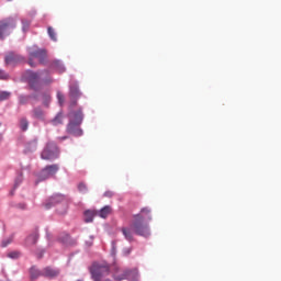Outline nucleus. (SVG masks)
<instances>
[{
	"label": "nucleus",
	"mask_w": 281,
	"mask_h": 281,
	"mask_svg": "<svg viewBox=\"0 0 281 281\" xmlns=\"http://www.w3.org/2000/svg\"><path fill=\"white\" fill-rule=\"evenodd\" d=\"M133 231L137 236H143L144 238H148L150 236V229L148 225L144 224V217L142 214L134 215V221L131 224V228L123 227L122 234L128 240V243H133Z\"/></svg>",
	"instance_id": "nucleus-1"
},
{
	"label": "nucleus",
	"mask_w": 281,
	"mask_h": 281,
	"mask_svg": "<svg viewBox=\"0 0 281 281\" xmlns=\"http://www.w3.org/2000/svg\"><path fill=\"white\" fill-rule=\"evenodd\" d=\"M68 117L69 123L67 125V133H69V135H74L75 137H81L82 128H80V124H82V120H85L82 109L69 112Z\"/></svg>",
	"instance_id": "nucleus-2"
},
{
	"label": "nucleus",
	"mask_w": 281,
	"mask_h": 281,
	"mask_svg": "<svg viewBox=\"0 0 281 281\" xmlns=\"http://www.w3.org/2000/svg\"><path fill=\"white\" fill-rule=\"evenodd\" d=\"M57 205V213L60 215L67 214V210L69 209V200L65 198L63 194H55L50 196L45 203L44 207L46 210H52V207Z\"/></svg>",
	"instance_id": "nucleus-3"
},
{
	"label": "nucleus",
	"mask_w": 281,
	"mask_h": 281,
	"mask_svg": "<svg viewBox=\"0 0 281 281\" xmlns=\"http://www.w3.org/2000/svg\"><path fill=\"white\" fill-rule=\"evenodd\" d=\"M34 58H37L38 63L43 65L45 60L47 59V52L43 48H38L36 46H33L29 48V65L30 67H36V64H34Z\"/></svg>",
	"instance_id": "nucleus-4"
},
{
	"label": "nucleus",
	"mask_w": 281,
	"mask_h": 281,
	"mask_svg": "<svg viewBox=\"0 0 281 281\" xmlns=\"http://www.w3.org/2000/svg\"><path fill=\"white\" fill-rule=\"evenodd\" d=\"M16 27V18L10 16L3 20H0V38L3 41L5 38V34H10V30H14Z\"/></svg>",
	"instance_id": "nucleus-5"
},
{
	"label": "nucleus",
	"mask_w": 281,
	"mask_h": 281,
	"mask_svg": "<svg viewBox=\"0 0 281 281\" xmlns=\"http://www.w3.org/2000/svg\"><path fill=\"white\" fill-rule=\"evenodd\" d=\"M58 146L56 145V143L49 142L42 151L41 158L47 161H53V159H58Z\"/></svg>",
	"instance_id": "nucleus-6"
},
{
	"label": "nucleus",
	"mask_w": 281,
	"mask_h": 281,
	"mask_svg": "<svg viewBox=\"0 0 281 281\" xmlns=\"http://www.w3.org/2000/svg\"><path fill=\"white\" fill-rule=\"evenodd\" d=\"M58 170H60V167L58 165H48L41 170L40 175H37V179L38 181H46V179L56 177Z\"/></svg>",
	"instance_id": "nucleus-7"
},
{
	"label": "nucleus",
	"mask_w": 281,
	"mask_h": 281,
	"mask_svg": "<svg viewBox=\"0 0 281 281\" xmlns=\"http://www.w3.org/2000/svg\"><path fill=\"white\" fill-rule=\"evenodd\" d=\"M114 280H116V281H122V280L138 281L139 272H137V269L125 270L122 274H114Z\"/></svg>",
	"instance_id": "nucleus-8"
},
{
	"label": "nucleus",
	"mask_w": 281,
	"mask_h": 281,
	"mask_svg": "<svg viewBox=\"0 0 281 281\" xmlns=\"http://www.w3.org/2000/svg\"><path fill=\"white\" fill-rule=\"evenodd\" d=\"M80 95H82V93L80 92L78 85L77 83L70 85L69 98H70V108L71 109H74V106L78 105V100L80 99Z\"/></svg>",
	"instance_id": "nucleus-9"
},
{
	"label": "nucleus",
	"mask_w": 281,
	"mask_h": 281,
	"mask_svg": "<svg viewBox=\"0 0 281 281\" xmlns=\"http://www.w3.org/2000/svg\"><path fill=\"white\" fill-rule=\"evenodd\" d=\"M23 60H24V58L14 52H10L4 56L5 65H9L11 67L19 65V63H23Z\"/></svg>",
	"instance_id": "nucleus-10"
},
{
	"label": "nucleus",
	"mask_w": 281,
	"mask_h": 281,
	"mask_svg": "<svg viewBox=\"0 0 281 281\" xmlns=\"http://www.w3.org/2000/svg\"><path fill=\"white\" fill-rule=\"evenodd\" d=\"M43 270V278H46L47 280H54L55 278H58L60 276V269L54 268L50 266H47L42 269Z\"/></svg>",
	"instance_id": "nucleus-11"
},
{
	"label": "nucleus",
	"mask_w": 281,
	"mask_h": 281,
	"mask_svg": "<svg viewBox=\"0 0 281 281\" xmlns=\"http://www.w3.org/2000/svg\"><path fill=\"white\" fill-rule=\"evenodd\" d=\"M25 78L29 80L31 89H36V87H38V80L41 78V75L32 70H27L25 72Z\"/></svg>",
	"instance_id": "nucleus-12"
},
{
	"label": "nucleus",
	"mask_w": 281,
	"mask_h": 281,
	"mask_svg": "<svg viewBox=\"0 0 281 281\" xmlns=\"http://www.w3.org/2000/svg\"><path fill=\"white\" fill-rule=\"evenodd\" d=\"M30 273V280H38V278H43V269H38L36 266H32L29 270Z\"/></svg>",
	"instance_id": "nucleus-13"
},
{
	"label": "nucleus",
	"mask_w": 281,
	"mask_h": 281,
	"mask_svg": "<svg viewBox=\"0 0 281 281\" xmlns=\"http://www.w3.org/2000/svg\"><path fill=\"white\" fill-rule=\"evenodd\" d=\"M36 243H38V231H34L33 234L27 236V238L25 240V245H26V247H32Z\"/></svg>",
	"instance_id": "nucleus-14"
},
{
	"label": "nucleus",
	"mask_w": 281,
	"mask_h": 281,
	"mask_svg": "<svg viewBox=\"0 0 281 281\" xmlns=\"http://www.w3.org/2000/svg\"><path fill=\"white\" fill-rule=\"evenodd\" d=\"M32 115L35 120H45V111L41 106L34 108L32 110Z\"/></svg>",
	"instance_id": "nucleus-15"
},
{
	"label": "nucleus",
	"mask_w": 281,
	"mask_h": 281,
	"mask_svg": "<svg viewBox=\"0 0 281 281\" xmlns=\"http://www.w3.org/2000/svg\"><path fill=\"white\" fill-rule=\"evenodd\" d=\"M41 99L43 106L49 109V104L52 103V94H49V92H44L42 93Z\"/></svg>",
	"instance_id": "nucleus-16"
},
{
	"label": "nucleus",
	"mask_w": 281,
	"mask_h": 281,
	"mask_svg": "<svg viewBox=\"0 0 281 281\" xmlns=\"http://www.w3.org/2000/svg\"><path fill=\"white\" fill-rule=\"evenodd\" d=\"M38 148V140L33 139L26 144L25 153H34Z\"/></svg>",
	"instance_id": "nucleus-17"
},
{
	"label": "nucleus",
	"mask_w": 281,
	"mask_h": 281,
	"mask_svg": "<svg viewBox=\"0 0 281 281\" xmlns=\"http://www.w3.org/2000/svg\"><path fill=\"white\" fill-rule=\"evenodd\" d=\"M64 120L65 115L63 114V112H59L50 122L53 126H58V124H63Z\"/></svg>",
	"instance_id": "nucleus-18"
},
{
	"label": "nucleus",
	"mask_w": 281,
	"mask_h": 281,
	"mask_svg": "<svg viewBox=\"0 0 281 281\" xmlns=\"http://www.w3.org/2000/svg\"><path fill=\"white\" fill-rule=\"evenodd\" d=\"M30 98H32L33 100H38V97L36 94L33 95H20L19 97V102L20 104H27V102H30Z\"/></svg>",
	"instance_id": "nucleus-19"
},
{
	"label": "nucleus",
	"mask_w": 281,
	"mask_h": 281,
	"mask_svg": "<svg viewBox=\"0 0 281 281\" xmlns=\"http://www.w3.org/2000/svg\"><path fill=\"white\" fill-rule=\"evenodd\" d=\"M52 67L58 71V74H65V66L59 60H55L52 64Z\"/></svg>",
	"instance_id": "nucleus-20"
},
{
	"label": "nucleus",
	"mask_w": 281,
	"mask_h": 281,
	"mask_svg": "<svg viewBox=\"0 0 281 281\" xmlns=\"http://www.w3.org/2000/svg\"><path fill=\"white\" fill-rule=\"evenodd\" d=\"M94 216H95V212H93V211H86L85 212V222L86 223H93Z\"/></svg>",
	"instance_id": "nucleus-21"
},
{
	"label": "nucleus",
	"mask_w": 281,
	"mask_h": 281,
	"mask_svg": "<svg viewBox=\"0 0 281 281\" xmlns=\"http://www.w3.org/2000/svg\"><path fill=\"white\" fill-rule=\"evenodd\" d=\"M99 214L101 218H106V216L111 214V206H104L103 209H101Z\"/></svg>",
	"instance_id": "nucleus-22"
},
{
	"label": "nucleus",
	"mask_w": 281,
	"mask_h": 281,
	"mask_svg": "<svg viewBox=\"0 0 281 281\" xmlns=\"http://www.w3.org/2000/svg\"><path fill=\"white\" fill-rule=\"evenodd\" d=\"M29 126H30V122H27V119H21L20 120L21 131H27Z\"/></svg>",
	"instance_id": "nucleus-23"
},
{
	"label": "nucleus",
	"mask_w": 281,
	"mask_h": 281,
	"mask_svg": "<svg viewBox=\"0 0 281 281\" xmlns=\"http://www.w3.org/2000/svg\"><path fill=\"white\" fill-rule=\"evenodd\" d=\"M47 32H48L49 38H52L54 42L58 41V38L56 37V31H54V27L49 26L47 29Z\"/></svg>",
	"instance_id": "nucleus-24"
},
{
	"label": "nucleus",
	"mask_w": 281,
	"mask_h": 281,
	"mask_svg": "<svg viewBox=\"0 0 281 281\" xmlns=\"http://www.w3.org/2000/svg\"><path fill=\"white\" fill-rule=\"evenodd\" d=\"M140 214H143V216H147L148 221H153V217L150 216V209L143 207L140 210Z\"/></svg>",
	"instance_id": "nucleus-25"
},
{
	"label": "nucleus",
	"mask_w": 281,
	"mask_h": 281,
	"mask_svg": "<svg viewBox=\"0 0 281 281\" xmlns=\"http://www.w3.org/2000/svg\"><path fill=\"white\" fill-rule=\"evenodd\" d=\"M11 93L8 91H1L0 92V102H3L5 100L10 99Z\"/></svg>",
	"instance_id": "nucleus-26"
},
{
	"label": "nucleus",
	"mask_w": 281,
	"mask_h": 281,
	"mask_svg": "<svg viewBox=\"0 0 281 281\" xmlns=\"http://www.w3.org/2000/svg\"><path fill=\"white\" fill-rule=\"evenodd\" d=\"M78 190H79V192H81V194H87V191H88L87 184H85V182L79 183Z\"/></svg>",
	"instance_id": "nucleus-27"
},
{
	"label": "nucleus",
	"mask_w": 281,
	"mask_h": 281,
	"mask_svg": "<svg viewBox=\"0 0 281 281\" xmlns=\"http://www.w3.org/2000/svg\"><path fill=\"white\" fill-rule=\"evenodd\" d=\"M57 100H58L59 104H64L65 103V94H63V92L58 91Z\"/></svg>",
	"instance_id": "nucleus-28"
},
{
	"label": "nucleus",
	"mask_w": 281,
	"mask_h": 281,
	"mask_svg": "<svg viewBox=\"0 0 281 281\" xmlns=\"http://www.w3.org/2000/svg\"><path fill=\"white\" fill-rule=\"evenodd\" d=\"M8 78H10V75L0 69V80H8Z\"/></svg>",
	"instance_id": "nucleus-29"
},
{
	"label": "nucleus",
	"mask_w": 281,
	"mask_h": 281,
	"mask_svg": "<svg viewBox=\"0 0 281 281\" xmlns=\"http://www.w3.org/2000/svg\"><path fill=\"white\" fill-rule=\"evenodd\" d=\"M12 240H14V237H9L8 239H4L2 241V247H7L8 245H10L12 243Z\"/></svg>",
	"instance_id": "nucleus-30"
},
{
	"label": "nucleus",
	"mask_w": 281,
	"mask_h": 281,
	"mask_svg": "<svg viewBox=\"0 0 281 281\" xmlns=\"http://www.w3.org/2000/svg\"><path fill=\"white\" fill-rule=\"evenodd\" d=\"M20 183H23V175L18 176V178L15 179V188H16V186H19Z\"/></svg>",
	"instance_id": "nucleus-31"
},
{
	"label": "nucleus",
	"mask_w": 281,
	"mask_h": 281,
	"mask_svg": "<svg viewBox=\"0 0 281 281\" xmlns=\"http://www.w3.org/2000/svg\"><path fill=\"white\" fill-rule=\"evenodd\" d=\"M20 254L18 251H13L9 254V258H19Z\"/></svg>",
	"instance_id": "nucleus-32"
},
{
	"label": "nucleus",
	"mask_w": 281,
	"mask_h": 281,
	"mask_svg": "<svg viewBox=\"0 0 281 281\" xmlns=\"http://www.w3.org/2000/svg\"><path fill=\"white\" fill-rule=\"evenodd\" d=\"M104 196H113V193L111 191H108L104 193Z\"/></svg>",
	"instance_id": "nucleus-33"
},
{
	"label": "nucleus",
	"mask_w": 281,
	"mask_h": 281,
	"mask_svg": "<svg viewBox=\"0 0 281 281\" xmlns=\"http://www.w3.org/2000/svg\"><path fill=\"white\" fill-rule=\"evenodd\" d=\"M25 209V205H22V210H24Z\"/></svg>",
	"instance_id": "nucleus-34"
}]
</instances>
